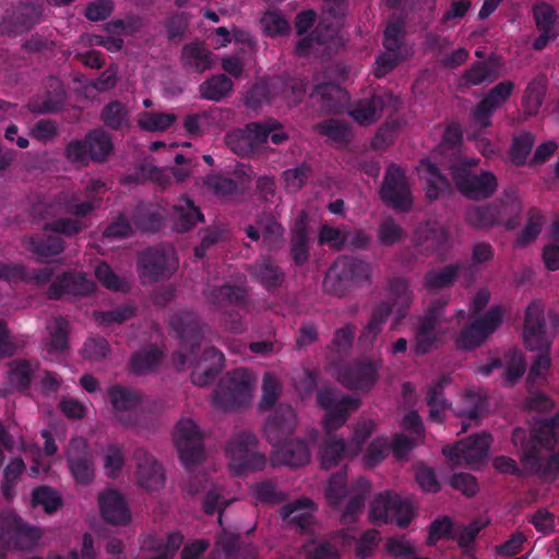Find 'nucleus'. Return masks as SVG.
I'll return each instance as SVG.
<instances>
[{
	"mask_svg": "<svg viewBox=\"0 0 559 559\" xmlns=\"http://www.w3.org/2000/svg\"><path fill=\"white\" fill-rule=\"evenodd\" d=\"M545 306L540 300H532L525 309L523 342L531 352H538L532 362L527 381L536 383L544 380L549 371L551 359L549 349L559 332V314L549 313L545 318Z\"/></svg>",
	"mask_w": 559,
	"mask_h": 559,
	"instance_id": "obj_1",
	"label": "nucleus"
},
{
	"mask_svg": "<svg viewBox=\"0 0 559 559\" xmlns=\"http://www.w3.org/2000/svg\"><path fill=\"white\" fill-rule=\"evenodd\" d=\"M104 124L111 130H129L130 115L124 104L119 100L109 102L100 112Z\"/></svg>",
	"mask_w": 559,
	"mask_h": 559,
	"instance_id": "obj_47",
	"label": "nucleus"
},
{
	"mask_svg": "<svg viewBox=\"0 0 559 559\" xmlns=\"http://www.w3.org/2000/svg\"><path fill=\"white\" fill-rule=\"evenodd\" d=\"M484 396L473 390H466L461 397V405L456 408V415L463 418L477 419L485 408Z\"/></svg>",
	"mask_w": 559,
	"mask_h": 559,
	"instance_id": "obj_64",
	"label": "nucleus"
},
{
	"mask_svg": "<svg viewBox=\"0 0 559 559\" xmlns=\"http://www.w3.org/2000/svg\"><path fill=\"white\" fill-rule=\"evenodd\" d=\"M388 292L392 302L386 304L392 308V311L404 316L412 304V292L407 281L402 277L391 278L388 283Z\"/></svg>",
	"mask_w": 559,
	"mask_h": 559,
	"instance_id": "obj_50",
	"label": "nucleus"
},
{
	"mask_svg": "<svg viewBox=\"0 0 559 559\" xmlns=\"http://www.w3.org/2000/svg\"><path fill=\"white\" fill-rule=\"evenodd\" d=\"M491 443V436L488 433L475 435L461 440L453 447L443 449L447 455L455 465H474L480 463L488 454Z\"/></svg>",
	"mask_w": 559,
	"mask_h": 559,
	"instance_id": "obj_18",
	"label": "nucleus"
},
{
	"mask_svg": "<svg viewBox=\"0 0 559 559\" xmlns=\"http://www.w3.org/2000/svg\"><path fill=\"white\" fill-rule=\"evenodd\" d=\"M170 325L181 340L185 348L193 352L194 347L200 345L203 337V328L197 316L190 311H179L170 319Z\"/></svg>",
	"mask_w": 559,
	"mask_h": 559,
	"instance_id": "obj_27",
	"label": "nucleus"
},
{
	"mask_svg": "<svg viewBox=\"0 0 559 559\" xmlns=\"http://www.w3.org/2000/svg\"><path fill=\"white\" fill-rule=\"evenodd\" d=\"M91 160L104 163L114 152L111 135L103 129H94L85 135Z\"/></svg>",
	"mask_w": 559,
	"mask_h": 559,
	"instance_id": "obj_41",
	"label": "nucleus"
},
{
	"mask_svg": "<svg viewBox=\"0 0 559 559\" xmlns=\"http://www.w3.org/2000/svg\"><path fill=\"white\" fill-rule=\"evenodd\" d=\"M181 61L186 69L201 73L212 69L216 58L203 44L190 43L182 47Z\"/></svg>",
	"mask_w": 559,
	"mask_h": 559,
	"instance_id": "obj_37",
	"label": "nucleus"
},
{
	"mask_svg": "<svg viewBox=\"0 0 559 559\" xmlns=\"http://www.w3.org/2000/svg\"><path fill=\"white\" fill-rule=\"evenodd\" d=\"M258 437L249 429L236 431L226 444L229 468L237 475L259 471L266 465V457L257 450Z\"/></svg>",
	"mask_w": 559,
	"mask_h": 559,
	"instance_id": "obj_4",
	"label": "nucleus"
},
{
	"mask_svg": "<svg viewBox=\"0 0 559 559\" xmlns=\"http://www.w3.org/2000/svg\"><path fill=\"white\" fill-rule=\"evenodd\" d=\"M357 486L359 487V491L350 498L342 514V522L345 524H350L356 521L365 506L366 496L370 491V483L366 478H359Z\"/></svg>",
	"mask_w": 559,
	"mask_h": 559,
	"instance_id": "obj_61",
	"label": "nucleus"
},
{
	"mask_svg": "<svg viewBox=\"0 0 559 559\" xmlns=\"http://www.w3.org/2000/svg\"><path fill=\"white\" fill-rule=\"evenodd\" d=\"M67 206L68 191H61L51 197L39 198L32 204L31 213L35 217L47 219L66 214Z\"/></svg>",
	"mask_w": 559,
	"mask_h": 559,
	"instance_id": "obj_43",
	"label": "nucleus"
},
{
	"mask_svg": "<svg viewBox=\"0 0 559 559\" xmlns=\"http://www.w3.org/2000/svg\"><path fill=\"white\" fill-rule=\"evenodd\" d=\"M245 295L241 287L231 285L212 287L204 293L206 301L216 308L238 304L243 300Z\"/></svg>",
	"mask_w": 559,
	"mask_h": 559,
	"instance_id": "obj_52",
	"label": "nucleus"
},
{
	"mask_svg": "<svg viewBox=\"0 0 559 559\" xmlns=\"http://www.w3.org/2000/svg\"><path fill=\"white\" fill-rule=\"evenodd\" d=\"M417 171L426 183V195L436 200L442 194L451 191V183L447 176L442 175L439 168L429 160H420Z\"/></svg>",
	"mask_w": 559,
	"mask_h": 559,
	"instance_id": "obj_35",
	"label": "nucleus"
},
{
	"mask_svg": "<svg viewBox=\"0 0 559 559\" xmlns=\"http://www.w3.org/2000/svg\"><path fill=\"white\" fill-rule=\"evenodd\" d=\"M314 130L340 145H345L350 141L348 124L336 119H328L317 123Z\"/></svg>",
	"mask_w": 559,
	"mask_h": 559,
	"instance_id": "obj_60",
	"label": "nucleus"
},
{
	"mask_svg": "<svg viewBox=\"0 0 559 559\" xmlns=\"http://www.w3.org/2000/svg\"><path fill=\"white\" fill-rule=\"evenodd\" d=\"M466 222L475 228H488L499 223V204L474 205L466 210Z\"/></svg>",
	"mask_w": 559,
	"mask_h": 559,
	"instance_id": "obj_48",
	"label": "nucleus"
},
{
	"mask_svg": "<svg viewBox=\"0 0 559 559\" xmlns=\"http://www.w3.org/2000/svg\"><path fill=\"white\" fill-rule=\"evenodd\" d=\"M245 234L252 241L262 240V246L270 252L281 250L286 242L285 228L271 214H263L257 219V226L247 225Z\"/></svg>",
	"mask_w": 559,
	"mask_h": 559,
	"instance_id": "obj_20",
	"label": "nucleus"
},
{
	"mask_svg": "<svg viewBox=\"0 0 559 559\" xmlns=\"http://www.w3.org/2000/svg\"><path fill=\"white\" fill-rule=\"evenodd\" d=\"M449 302V297H441L436 299L428 312L420 320L416 337H415V354L418 356L427 354L433 346L436 337V329L442 321L444 308Z\"/></svg>",
	"mask_w": 559,
	"mask_h": 559,
	"instance_id": "obj_19",
	"label": "nucleus"
},
{
	"mask_svg": "<svg viewBox=\"0 0 559 559\" xmlns=\"http://www.w3.org/2000/svg\"><path fill=\"white\" fill-rule=\"evenodd\" d=\"M174 442L182 464L192 469L205 457L203 436L197 424L190 418H181L174 430Z\"/></svg>",
	"mask_w": 559,
	"mask_h": 559,
	"instance_id": "obj_7",
	"label": "nucleus"
},
{
	"mask_svg": "<svg viewBox=\"0 0 559 559\" xmlns=\"http://www.w3.org/2000/svg\"><path fill=\"white\" fill-rule=\"evenodd\" d=\"M224 366V355L214 347L204 349L191 372V381L198 386L210 384Z\"/></svg>",
	"mask_w": 559,
	"mask_h": 559,
	"instance_id": "obj_29",
	"label": "nucleus"
},
{
	"mask_svg": "<svg viewBox=\"0 0 559 559\" xmlns=\"http://www.w3.org/2000/svg\"><path fill=\"white\" fill-rule=\"evenodd\" d=\"M183 539L185 536L179 531L169 532L163 537L147 534L142 536L141 548L154 552V559H168L177 555Z\"/></svg>",
	"mask_w": 559,
	"mask_h": 559,
	"instance_id": "obj_30",
	"label": "nucleus"
},
{
	"mask_svg": "<svg viewBox=\"0 0 559 559\" xmlns=\"http://www.w3.org/2000/svg\"><path fill=\"white\" fill-rule=\"evenodd\" d=\"M450 383L448 377L439 378L427 390L425 401L430 407L429 419L436 423H441L444 419L445 412L450 408V404L443 396L444 388Z\"/></svg>",
	"mask_w": 559,
	"mask_h": 559,
	"instance_id": "obj_40",
	"label": "nucleus"
},
{
	"mask_svg": "<svg viewBox=\"0 0 559 559\" xmlns=\"http://www.w3.org/2000/svg\"><path fill=\"white\" fill-rule=\"evenodd\" d=\"M349 537L354 538V536H349L348 533H342L335 535L332 540L328 539H313L306 544H304L302 549L304 554L308 557V559H333L338 557L337 550V542L341 538L348 539Z\"/></svg>",
	"mask_w": 559,
	"mask_h": 559,
	"instance_id": "obj_45",
	"label": "nucleus"
},
{
	"mask_svg": "<svg viewBox=\"0 0 559 559\" xmlns=\"http://www.w3.org/2000/svg\"><path fill=\"white\" fill-rule=\"evenodd\" d=\"M108 396L116 423L126 429H135L142 425L143 397L136 390L115 384L108 389Z\"/></svg>",
	"mask_w": 559,
	"mask_h": 559,
	"instance_id": "obj_6",
	"label": "nucleus"
},
{
	"mask_svg": "<svg viewBox=\"0 0 559 559\" xmlns=\"http://www.w3.org/2000/svg\"><path fill=\"white\" fill-rule=\"evenodd\" d=\"M392 308L386 301L380 302L373 310L368 324L360 335L364 344L371 345L382 331V325L391 314Z\"/></svg>",
	"mask_w": 559,
	"mask_h": 559,
	"instance_id": "obj_54",
	"label": "nucleus"
},
{
	"mask_svg": "<svg viewBox=\"0 0 559 559\" xmlns=\"http://www.w3.org/2000/svg\"><path fill=\"white\" fill-rule=\"evenodd\" d=\"M414 516V506L408 498L385 491L371 502L369 519L373 523H394L406 527Z\"/></svg>",
	"mask_w": 559,
	"mask_h": 559,
	"instance_id": "obj_5",
	"label": "nucleus"
},
{
	"mask_svg": "<svg viewBox=\"0 0 559 559\" xmlns=\"http://www.w3.org/2000/svg\"><path fill=\"white\" fill-rule=\"evenodd\" d=\"M386 99H391V95L372 96L370 99L359 100L349 115L359 123L368 126L380 119L386 104Z\"/></svg>",
	"mask_w": 559,
	"mask_h": 559,
	"instance_id": "obj_39",
	"label": "nucleus"
},
{
	"mask_svg": "<svg viewBox=\"0 0 559 559\" xmlns=\"http://www.w3.org/2000/svg\"><path fill=\"white\" fill-rule=\"evenodd\" d=\"M535 134L530 131H522L512 136L509 148V157L514 166H523L527 162V157L535 144Z\"/></svg>",
	"mask_w": 559,
	"mask_h": 559,
	"instance_id": "obj_53",
	"label": "nucleus"
},
{
	"mask_svg": "<svg viewBox=\"0 0 559 559\" xmlns=\"http://www.w3.org/2000/svg\"><path fill=\"white\" fill-rule=\"evenodd\" d=\"M46 330L45 350L49 358H57L69 348L70 323L64 317L57 316L47 323Z\"/></svg>",
	"mask_w": 559,
	"mask_h": 559,
	"instance_id": "obj_32",
	"label": "nucleus"
},
{
	"mask_svg": "<svg viewBox=\"0 0 559 559\" xmlns=\"http://www.w3.org/2000/svg\"><path fill=\"white\" fill-rule=\"evenodd\" d=\"M547 87V76L538 74L527 85L524 91L523 104L530 115H535L543 104Z\"/></svg>",
	"mask_w": 559,
	"mask_h": 559,
	"instance_id": "obj_56",
	"label": "nucleus"
},
{
	"mask_svg": "<svg viewBox=\"0 0 559 559\" xmlns=\"http://www.w3.org/2000/svg\"><path fill=\"white\" fill-rule=\"evenodd\" d=\"M382 200L393 210L407 213L413 206V197L407 178L401 167H388L380 191Z\"/></svg>",
	"mask_w": 559,
	"mask_h": 559,
	"instance_id": "obj_14",
	"label": "nucleus"
},
{
	"mask_svg": "<svg viewBox=\"0 0 559 559\" xmlns=\"http://www.w3.org/2000/svg\"><path fill=\"white\" fill-rule=\"evenodd\" d=\"M173 228L178 233H186L193 228L197 223L203 222V214L194 202L186 197H180L171 210Z\"/></svg>",
	"mask_w": 559,
	"mask_h": 559,
	"instance_id": "obj_33",
	"label": "nucleus"
},
{
	"mask_svg": "<svg viewBox=\"0 0 559 559\" xmlns=\"http://www.w3.org/2000/svg\"><path fill=\"white\" fill-rule=\"evenodd\" d=\"M380 362L357 360L337 370L338 382L349 390L369 391L378 380Z\"/></svg>",
	"mask_w": 559,
	"mask_h": 559,
	"instance_id": "obj_17",
	"label": "nucleus"
},
{
	"mask_svg": "<svg viewBox=\"0 0 559 559\" xmlns=\"http://www.w3.org/2000/svg\"><path fill=\"white\" fill-rule=\"evenodd\" d=\"M358 454L357 445H350L335 436L328 437L320 445L319 460L324 469L337 466L341 462Z\"/></svg>",
	"mask_w": 559,
	"mask_h": 559,
	"instance_id": "obj_28",
	"label": "nucleus"
},
{
	"mask_svg": "<svg viewBox=\"0 0 559 559\" xmlns=\"http://www.w3.org/2000/svg\"><path fill=\"white\" fill-rule=\"evenodd\" d=\"M40 538V532L11 513L0 515V558L10 548H29Z\"/></svg>",
	"mask_w": 559,
	"mask_h": 559,
	"instance_id": "obj_11",
	"label": "nucleus"
},
{
	"mask_svg": "<svg viewBox=\"0 0 559 559\" xmlns=\"http://www.w3.org/2000/svg\"><path fill=\"white\" fill-rule=\"evenodd\" d=\"M175 269L174 251L171 248L148 249L140 257L139 274L143 284H150L168 277Z\"/></svg>",
	"mask_w": 559,
	"mask_h": 559,
	"instance_id": "obj_16",
	"label": "nucleus"
},
{
	"mask_svg": "<svg viewBox=\"0 0 559 559\" xmlns=\"http://www.w3.org/2000/svg\"><path fill=\"white\" fill-rule=\"evenodd\" d=\"M274 451L271 455L273 466L286 465L290 467H300L310 462L311 452L308 444L299 439L285 440L278 445H273Z\"/></svg>",
	"mask_w": 559,
	"mask_h": 559,
	"instance_id": "obj_25",
	"label": "nucleus"
},
{
	"mask_svg": "<svg viewBox=\"0 0 559 559\" xmlns=\"http://www.w3.org/2000/svg\"><path fill=\"white\" fill-rule=\"evenodd\" d=\"M502 319V308L492 306L484 316L460 332L455 341L456 346L465 350L480 346L501 325Z\"/></svg>",
	"mask_w": 559,
	"mask_h": 559,
	"instance_id": "obj_12",
	"label": "nucleus"
},
{
	"mask_svg": "<svg viewBox=\"0 0 559 559\" xmlns=\"http://www.w3.org/2000/svg\"><path fill=\"white\" fill-rule=\"evenodd\" d=\"M373 266L365 260L338 257L330 266L323 286L329 294L342 297L354 287L370 284Z\"/></svg>",
	"mask_w": 559,
	"mask_h": 559,
	"instance_id": "obj_2",
	"label": "nucleus"
},
{
	"mask_svg": "<svg viewBox=\"0 0 559 559\" xmlns=\"http://www.w3.org/2000/svg\"><path fill=\"white\" fill-rule=\"evenodd\" d=\"M504 364L503 381L506 385L512 386L523 377L526 370L524 356L519 349L510 348L504 353Z\"/></svg>",
	"mask_w": 559,
	"mask_h": 559,
	"instance_id": "obj_59",
	"label": "nucleus"
},
{
	"mask_svg": "<svg viewBox=\"0 0 559 559\" xmlns=\"http://www.w3.org/2000/svg\"><path fill=\"white\" fill-rule=\"evenodd\" d=\"M136 485L146 491H158L165 487L166 474L162 463L147 449L138 447L132 453Z\"/></svg>",
	"mask_w": 559,
	"mask_h": 559,
	"instance_id": "obj_13",
	"label": "nucleus"
},
{
	"mask_svg": "<svg viewBox=\"0 0 559 559\" xmlns=\"http://www.w3.org/2000/svg\"><path fill=\"white\" fill-rule=\"evenodd\" d=\"M248 271L266 289L278 287L285 278L282 269L269 255H261Z\"/></svg>",
	"mask_w": 559,
	"mask_h": 559,
	"instance_id": "obj_36",
	"label": "nucleus"
},
{
	"mask_svg": "<svg viewBox=\"0 0 559 559\" xmlns=\"http://www.w3.org/2000/svg\"><path fill=\"white\" fill-rule=\"evenodd\" d=\"M94 282L85 273L69 271L56 277L48 288L50 299H60L67 295L84 296L94 290Z\"/></svg>",
	"mask_w": 559,
	"mask_h": 559,
	"instance_id": "obj_23",
	"label": "nucleus"
},
{
	"mask_svg": "<svg viewBox=\"0 0 559 559\" xmlns=\"http://www.w3.org/2000/svg\"><path fill=\"white\" fill-rule=\"evenodd\" d=\"M43 5L39 3H23L14 9L0 24V32L9 36L24 33L39 23L43 15Z\"/></svg>",
	"mask_w": 559,
	"mask_h": 559,
	"instance_id": "obj_24",
	"label": "nucleus"
},
{
	"mask_svg": "<svg viewBox=\"0 0 559 559\" xmlns=\"http://www.w3.org/2000/svg\"><path fill=\"white\" fill-rule=\"evenodd\" d=\"M297 424L295 409L290 405L280 404L266 419L263 432L272 445H278L294 433Z\"/></svg>",
	"mask_w": 559,
	"mask_h": 559,
	"instance_id": "obj_21",
	"label": "nucleus"
},
{
	"mask_svg": "<svg viewBox=\"0 0 559 559\" xmlns=\"http://www.w3.org/2000/svg\"><path fill=\"white\" fill-rule=\"evenodd\" d=\"M461 270V264H450L438 270H432L426 274L424 285L428 289L450 287L454 284Z\"/></svg>",
	"mask_w": 559,
	"mask_h": 559,
	"instance_id": "obj_57",
	"label": "nucleus"
},
{
	"mask_svg": "<svg viewBox=\"0 0 559 559\" xmlns=\"http://www.w3.org/2000/svg\"><path fill=\"white\" fill-rule=\"evenodd\" d=\"M133 224L145 233H155L164 224L163 213L153 205L139 204L133 213Z\"/></svg>",
	"mask_w": 559,
	"mask_h": 559,
	"instance_id": "obj_51",
	"label": "nucleus"
},
{
	"mask_svg": "<svg viewBox=\"0 0 559 559\" xmlns=\"http://www.w3.org/2000/svg\"><path fill=\"white\" fill-rule=\"evenodd\" d=\"M558 437L559 433L547 421L535 429L530 437H527L524 429H514L512 432V443L518 448L522 462L537 464L539 450L554 449L557 444Z\"/></svg>",
	"mask_w": 559,
	"mask_h": 559,
	"instance_id": "obj_10",
	"label": "nucleus"
},
{
	"mask_svg": "<svg viewBox=\"0 0 559 559\" xmlns=\"http://www.w3.org/2000/svg\"><path fill=\"white\" fill-rule=\"evenodd\" d=\"M234 90L233 81L225 74H215L199 86L200 97L212 102H221Z\"/></svg>",
	"mask_w": 559,
	"mask_h": 559,
	"instance_id": "obj_44",
	"label": "nucleus"
},
{
	"mask_svg": "<svg viewBox=\"0 0 559 559\" xmlns=\"http://www.w3.org/2000/svg\"><path fill=\"white\" fill-rule=\"evenodd\" d=\"M98 504L103 519L114 525H123L131 520L130 510L121 492L106 489L98 495Z\"/></svg>",
	"mask_w": 559,
	"mask_h": 559,
	"instance_id": "obj_26",
	"label": "nucleus"
},
{
	"mask_svg": "<svg viewBox=\"0 0 559 559\" xmlns=\"http://www.w3.org/2000/svg\"><path fill=\"white\" fill-rule=\"evenodd\" d=\"M495 204H499V223L503 222L508 228H514L518 223L512 219L518 218L523 209L520 198L514 192H506Z\"/></svg>",
	"mask_w": 559,
	"mask_h": 559,
	"instance_id": "obj_58",
	"label": "nucleus"
},
{
	"mask_svg": "<svg viewBox=\"0 0 559 559\" xmlns=\"http://www.w3.org/2000/svg\"><path fill=\"white\" fill-rule=\"evenodd\" d=\"M311 97L320 98L321 108L332 112L338 111L347 100L345 91L331 83H324L316 86L311 93Z\"/></svg>",
	"mask_w": 559,
	"mask_h": 559,
	"instance_id": "obj_46",
	"label": "nucleus"
},
{
	"mask_svg": "<svg viewBox=\"0 0 559 559\" xmlns=\"http://www.w3.org/2000/svg\"><path fill=\"white\" fill-rule=\"evenodd\" d=\"M102 453L105 474L108 478H118L126 464L123 445L119 443H109L103 449Z\"/></svg>",
	"mask_w": 559,
	"mask_h": 559,
	"instance_id": "obj_55",
	"label": "nucleus"
},
{
	"mask_svg": "<svg viewBox=\"0 0 559 559\" xmlns=\"http://www.w3.org/2000/svg\"><path fill=\"white\" fill-rule=\"evenodd\" d=\"M308 222V214L301 211L292 228L290 255L297 265H304L309 260Z\"/></svg>",
	"mask_w": 559,
	"mask_h": 559,
	"instance_id": "obj_34",
	"label": "nucleus"
},
{
	"mask_svg": "<svg viewBox=\"0 0 559 559\" xmlns=\"http://www.w3.org/2000/svg\"><path fill=\"white\" fill-rule=\"evenodd\" d=\"M405 37V21L401 16H392L384 29L383 46L385 50H402Z\"/></svg>",
	"mask_w": 559,
	"mask_h": 559,
	"instance_id": "obj_62",
	"label": "nucleus"
},
{
	"mask_svg": "<svg viewBox=\"0 0 559 559\" xmlns=\"http://www.w3.org/2000/svg\"><path fill=\"white\" fill-rule=\"evenodd\" d=\"M177 119L178 117L174 112L151 110L140 112L136 122L141 130L147 132H164L169 129Z\"/></svg>",
	"mask_w": 559,
	"mask_h": 559,
	"instance_id": "obj_49",
	"label": "nucleus"
},
{
	"mask_svg": "<svg viewBox=\"0 0 559 559\" xmlns=\"http://www.w3.org/2000/svg\"><path fill=\"white\" fill-rule=\"evenodd\" d=\"M64 99L62 83L58 79H50L45 94L31 99L26 107L33 114H52L63 107Z\"/></svg>",
	"mask_w": 559,
	"mask_h": 559,
	"instance_id": "obj_31",
	"label": "nucleus"
},
{
	"mask_svg": "<svg viewBox=\"0 0 559 559\" xmlns=\"http://www.w3.org/2000/svg\"><path fill=\"white\" fill-rule=\"evenodd\" d=\"M452 179L460 193L474 201L489 199L498 189V178L489 170L475 173L467 167H453Z\"/></svg>",
	"mask_w": 559,
	"mask_h": 559,
	"instance_id": "obj_9",
	"label": "nucleus"
},
{
	"mask_svg": "<svg viewBox=\"0 0 559 559\" xmlns=\"http://www.w3.org/2000/svg\"><path fill=\"white\" fill-rule=\"evenodd\" d=\"M317 402L326 411L323 426L328 433L342 427L352 412L360 407V399L342 395L337 390L322 388L318 391Z\"/></svg>",
	"mask_w": 559,
	"mask_h": 559,
	"instance_id": "obj_8",
	"label": "nucleus"
},
{
	"mask_svg": "<svg viewBox=\"0 0 559 559\" xmlns=\"http://www.w3.org/2000/svg\"><path fill=\"white\" fill-rule=\"evenodd\" d=\"M255 384L254 374L245 368L227 372L218 382L213 393V404L216 408L231 411L246 405Z\"/></svg>",
	"mask_w": 559,
	"mask_h": 559,
	"instance_id": "obj_3",
	"label": "nucleus"
},
{
	"mask_svg": "<svg viewBox=\"0 0 559 559\" xmlns=\"http://www.w3.org/2000/svg\"><path fill=\"white\" fill-rule=\"evenodd\" d=\"M532 12L539 32V36L533 41V49L539 51L559 36V19L554 7L546 2L534 4Z\"/></svg>",
	"mask_w": 559,
	"mask_h": 559,
	"instance_id": "obj_22",
	"label": "nucleus"
},
{
	"mask_svg": "<svg viewBox=\"0 0 559 559\" xmlns=\"http://www.w3.org/2000/svg\"><path fill=\"white\" fill-rule=\"evenodd\" d=\"M23 245L27 251L39 258H51L60 254L64 250V242L62 238L57 235L24 237Z\"/></svg>",
	"mask_w": 559,
	"mask_h": 559,
	"instance_id": "obj_42",
	"label": "nucleus"
},
{
	"mask_svg": "<svg viewBox=\"0 0 559 559\" xmlns=\"http://www.w3.org/2000/svg\"><path fill=\"white\" fill-rule=\"evenodd\" d=\"M405 237V230L393 217H386L379 224L377 238L382 246L392 247Z\"/></svg>",
	"mask_w": 559,
	"mask_h": 559,
	"instance_id": "obj_63",
	"label": "nucleus"
},
{
	"mask_svg": "<svg viewBox=\"0 0 559 559\" xmlns=\"http://www.w3.org/2000/svg\"><path fill=\"white\" fill-rule=\"evenodd\" d=\"M66 459L71 475L78 484L88 485L95 476L93 451L83 437L70 439L66 449Z\"/></svg>",
	"mask_w": 559,
	"mask_h": 559,
	"instance_id": "obj_15",
	"label": "nucleus"
},
{
	"mask_svg": "<svg viewBox=\"0 0 559 559\" xmlns=\"http://www.w3.org/2000/svg\"><path fill=\"white\" fill-rule=\"evenodd\" d=\"M280 513L282 519L288 524H293L305 530L313 522L314 506L310 499H298L284 506Z\"/></svg>",
	"mask_w": 559,
	"mask_h": 559,
	"instance_id": "obj_38",
	"label": "nucleus"
}]
</instances>
